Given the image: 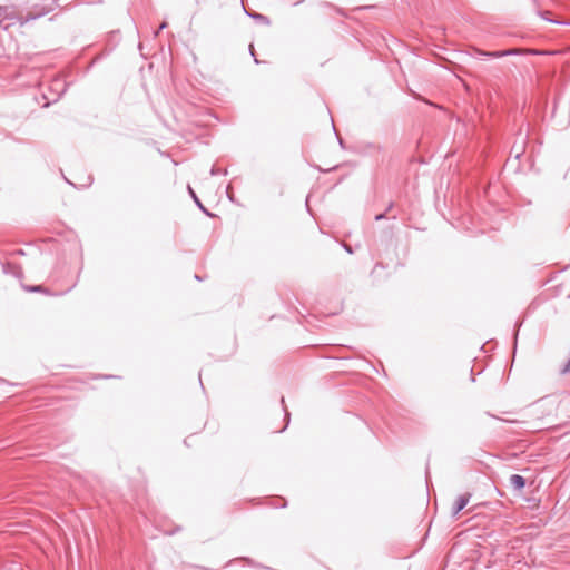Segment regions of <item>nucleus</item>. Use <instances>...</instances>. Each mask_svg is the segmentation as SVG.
Returning <instances> with one entry per match:
<instances>
[{
	"instance_id": "obj_1",
	"label": "nucleus",
	"mask_w": 570,
	"mask_h": 570,
	"mask_svg": "<svg viewBox=\"0 0 570 570\" xmlns=\"http://www.w3.org/2000/svg\"><path fill=\"white\" fill-rule=\"evenodd\" d=\"M527 144V135L521 132L518 135L510 150V156L503 166V173L507 175L525 174L520 167V157L524 154Z\"/></svg>"
},
{
	"instance_id": "obj_2",
	"label": "nucleus",
	"mask_w": 570,
	"mask_h": 570,
	"mask_svg": "<svg viewBox=\"0 0 570 570\" xmlns=\"http://www.w3.org/2000/svg\"><path fill=\"white\" fill-rule=\"evenodd\" d=\"M472 51L473 52H470L465 48V55L473 56L474 58L480 59V60H483L487 57L502 58V57H508V56H517V55L521 53V50L517 49V48L507 49V50H498V51H483V50L473 48Z\"/></svg>"
},
{
	"instance_id": "obj_3",
	"label": "nucleus",
	"mask_w": 570,
	"mask_h": 570,
	"mask_svg": "<svg viewBox=\"0 0 570 570\" xmlns=\"http://www.w3.org/2000/svg\"><path fill=\"white\" fill-rule=\"evenodd\" d=\"M460 559V548L454 544L446 557V562L443 570H463Z\"/></svg>"
},
{
	"instance_id": "obj_4",
	"label": "nucleus",
	"mask_w": 570,
	"mask_h": 570,
	"mask_svg": "<svg viewBox=\"0 0 570 570\" xmlns=\"http://www.w3.org/2000/svg\"><path fill=\"white\" fill-rule=\"evenodd\" d=\"M509 483L514 491H522L527 485V479L520 474H511Z\"/></svg>"
},
{
	"instance_id": "obj_5",
	"label": "nucleus",
	"mask_w": 570,
	"mask_h": 570,
	"mask_svg": "<svg viewBox=\"0 0 570 570\" xmlns=\"http://www.w3.org/2000/svg\"><path fill=\"white\" fill-rule=\"evenodd\" d=\"M523 324L522 320H518L513 327V335H512V348H513V355H515L517 347H518V338H519V332Z\"/></svg>"
},
{
	"instance_id": "obj_6",
	"label": "nucleus",
	"mask_w": 570,
	"mask_h": 570,
	"mask_svg": "<svg viewBox=\"0 0 570 570\" xmlns=\"http://www.w3.org/2000/svg\"><path fill=\"white\" fill-rule=\"evenodd\" d=\"M463 509V495L458 497L455 501V505L453 509V513L456 514Z\"/></svg>"
},
{
	"instance_id": "obj_7",
	"label": "nucleus",
	"mask_w": 570,
	"mask_h": 570,
	"mask_svg": "<svg viewBox=\"0 0 570 570\" xmlns=\"http://www.w3.org/2000/svg\"><path fill=\"white\" fill-rule=\"evenodd\" d=\"M46 13H47V11H40V12H37V13H28L27 17H26V21L35 20V19H37L39 17H42Z\"/></svg>"
},
{
	"instance_id": "obj_8",
	"label": "nucleus",
	"mask_w": 570,
	"mask_h": 570,
	"mask_svg": "<svg viewBox=\"0 0 570 570\" xmlns=\"http://www.w3.org/2000/svg\"><path fill=\"white\" fill-rule=\"evenodd\" d=\"M482 371H483L482 368H481V370H479V371H478V374L482 373ZM475 375H476V373H475V371H474V367H472V368H471V372H470V379H471V381H472V382H475Z\"/></svg>"
},
{
	"instance_id": "obj_9",
	"label": "nucleus",
	"mask_w": 570,
	"mask_h": 570,
	"mask_svg": "<svg viewBox=\"0 0 570 570\" xmlns=\"http://www.w3.org/2000/svg\"><path fill=\"white\" fill-rule=\"evenodd\" d=\"M220 174L226 175L227 171L226 170H220L219 168H216V167L212 168V175H220Z\"/></svg>"
},
{
	"instance_id": "obj_10",
	"label": "nucleus",
	"mask_w": 570,
	"mask_h": 570,
	"mask_svg": "<svg viewBox=\"0 0 570 570\" xmlns=\"http://www.w3.org/2000/svg\"><path fill=\"white\" fill-rule=\"evenodd\" d=\"M470 499H471V494L469 492L465 491V499H464V502H465V507L469 505L470 503Z\"/></svg>"
},
{
	"instance_id": "obj_11",
	"label": "nucleus",
	"mask_w": 570,
	"mask_h": 570,
	"mask_svg": "<svg viewBox=\"0 0 570 570\" xmlns=\"http://www.w3.org/2000/svg\"><path fill=\"white\" fill-rule=\"evenodd\" d=\"M257 20H266V18L259 13L253 16Z\"/></svg>"
},
{
	"instance_id": "obj_12",
	"label": "nucleus",
	"mask_w": 570,
	"mask_h": 570,
	"mask_svg": "<svg viewBox=\"0 0 570 570\" xmlns=\"http://www.w3.org/2000/svg\"><path fill=\"white\" fill-rule=\"evenodd\" d=\"M188 190H189V193L191 194V196L194 197V199L199 204V202H198V199L196 198V196H195V194H194L193 189H191L189 186H188Z\"/></svg>"
},
{
	"instance_id": "obj_13",
	"label": "nucleus",
	"mask_w": 570,
	"mask_h": 570,
	"mask_svg": "<svg viewBox=\"0 0 570 570\" xmlns=\"http://www.w3.org/2000/svg\"><path fill=\"white\" fill-rule=\"evenodd\" d=\"M167 27V23L166 22H163L159 27L160 30L165 29Z\"/></svg>"
},
{
	"instance_id": "obj_14",
	"label": "nucleus",
	"mask_w": 570,
	"mask_h": 570,
	"mask_svg": "<svg viewBox=\"0 0 570 570\" xmlns=\"http://www.w3.org/2000/svg\"><path fill=\"white\" fill-rule=\"evenodd\" d=\"M544 19H546V20H548V21H551L552 23H559L558 21H556V20H551V19L546 18V17H544Z\"/></svg>"
},
{
	"instance_id": "obj_15",
	"label": "nucleus",
	"mask_w": 570,
	"mask_h": 570,
	"mask_svg": "<svg viewBox=\"0 0 570 570\" xmlns=\"http://www.w3.org/2000/svg\"><path fill=\"white\" fill-rule=\"evenodd\" d=\"M32 291H41V286L33 287Z\"/></svg>"
},
{
	"instance_id": "obj_16",
	"label": "nucleus",
	"mask_w": 570,
	"mask_h": 570,
	"mask_svg": "<svg viewBox=\"0 0 570 570\" xmlns=\"http://www.w3.org/2000/svg\"><path fill=\"white\" fill-rule=\"evenodd\" d=\"M229 190H230V186L228 185V186L226 187V191H227V194H228V195H229Z\"/></svg>"
}]
</instances>
